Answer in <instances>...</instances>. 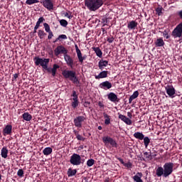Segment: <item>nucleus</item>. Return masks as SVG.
Masks as SVG:
<instances>
[{
    "label": "nucleus",
    "instance_id": "nucleus-1",
    "mask_svg": "<svg viewBox=\"0 0 182 182\" xmlns=\"http://www.w3.org/2000/svg\"><path fill=\"white\" fill-rule=\"evenodd\" d=\"M174 168V164L173 162H166L164 164V166H159L156 169V175L157 177H164L167 178L173 174Z\"/></svg>",
    "mask_w": 182,
    "mask_h": 182
},
{
    "label": "nucleus",
    "instance_id": "nucleus-2",
    "mask_svg": "<svg viewBox=\"0 0 182 182\" xmlns=\"http://www.w3.org/2000/svg\"><path fill=\"white\" fill-rule=\"evenodd\" d=\"M104 4L103 0H85V6L90 11H96Z\"/></svg>",
    "mask_w": 182,
    "mask_h": 182
},
{
    "label": "nucleus",
    "instance_id": "nucleus-3",
    "mask_svg": "<svg viewBox=\"0 0 182 182\" xmlns=\"http://www.w3.org/2000/svg\"><path fill=\"white\" fill-rule=\"evenodd\" d=\"M63 76L65 79H69L74 85H80V81H79V79H77V77L76 76V72L73 70H65L62 73Z\"/></svg>",
    "mask_w": 182,
    "mask_h": 182
},
{
    "label": "nucleus",
    "instance_id": "nucleus-4",
    "mask_svg": "<svg viewBox=\"0 0 182 182\" xmlns=\"http://www.w3.org/2000/svg\"><path fill=\"white\" fill-rule=\"evenodd\" d=\"M36 66H41L43 69L47 68V65L49 64V58H41L39 57H35L33 59Z\"/></svg>",
    "mask_w": 182,
    "mask_h": 182
},
{
    "label": "nucleus",
    "instance_id": "nucleus-5",
    "mask_svg": "<svg viewBox=\"0 0 182 182\" xmlns=\"http://www.w3.org/2000/svg\"><path fill=\"white\" fill-rule=\"evenodd\" d=\"M70 164L73 166H80L82 164V157L77 154H73L70 159Z\"/></svg>",
    "mask_w": 182,
    "mask_h": 182
},
{
    "label": "nucleus",
    "instance_id": "nucleus-6",
    "mask_svg": "<svg viewBox=\"0 0 182 182\" xmlns=\"http://www.w3.org/2000/svg\"><path fill=\"white\" fill-rule=\"evenodd\" d=\"M182 36V23H180L172 31L173 38H181Z\"/></svg>",
    "mask_w": 182,
    "mask_h": 182
},
{
    "label": "nucleus",
    "instance_id": "nucleus-7",
    "mask_svg": "<svg viewBox=\"0 0 182 182\" xmlns=\"http://www.w3.org/2000/svg\"><path fill=\"white\" fill-rule=\"evenodd\" d=\"M55 56H59L60 53H63V55H67L68 50L63 46H58L54 50Z\"/></svg>",
    "mask_w": 182,
    "mask_h": 182
},
{
    "label": "nucleus",
    "instance_id": "nucleus-8",
    "mask_svg": "<svg viewBox=\"0 0 182 182\" xmlns=\"http://www.w3.org/2000/svg\"><path fill=\"white\" fill-rule=\"evenodd\" d=\"M102 141L105 144H107V143H109V144H111V146L112 147H117V143L116 142V141L114 139H113L110 136H104L102 138Z\"/></svg>",
    "mask_w": 182,
    "mask_h": 182
},
{
    "label": "nucleus",
    "instance_id": "nucleus-9",
    "mask_svg": "<svg viewBox=\"0 0 182 182\" xmlns=\"http://www.w3.org/2000/svg\"><path fill=\"white\" fill-rule=\"evenodd\" d=\"M41 3L44 6V8L48 9V11H53V3L52 2V0H42Z\"/></svg>",
    "mask_w": 182,
    "mask_h": 182
},
{
    "label": "nucleus",
    "instance_id": "nucleus-10",
    "mask_svg": "<svg viewBox=\"0 0 182 182\" xmlns=\"http://www.w3.org/2000/svg\"><path fill=\"white\" fill-rule=\"evenodd\" d=\"M86 120V117L83 116H78L74 119V124L75 127H82V123L83 121Z\"/></svg>",
    "mask_w": 182,
    "mask_h": 182
},
{
    "label": "nucleus",
    "instance_id": "nucleus-11",
    "mask_svg": "<svg viewBox=\"0 0 182 182\" xmlns=\"http://www.w3.org/2000/svg\"><path fill=\"white\" fill-rule=\"evenodd\" d=\"M165 89L169 97H174V95H176V89H174L173 85H168Z\"/></svg>",
    "mask_w": 182,
    "mask_h": 182
},
{
    "label": "nucleus",
    "instance_id": "nucleus-12",
    "mask_svg": "<svg viewBox=\"0 0 182 182\" xmlns=\"http://www.w3.org/2000/svg\"><path fill=\"white\" fill-rule=\"evenodd\" d=\"M75 48L76 50V53H77V56L78 58L79 62H80V63H83V61L85 60V59H86V55L82 56V52L79 49V47L77 46V44L75 45Z\"/></svg>",
    "mask_w": 182,
    "mask_h": 182
},
{
    "label": "nucleus",
    "instance_id": "nucleus-13",
    "mask_svg": "<svg viewBox=\"0 0 182 182\" xmlns=\"http://www.w3.org/2000/svg\"><path fill=\"white\" fill-rule=\"evenodd\" d=\"M100 87L104 89V90L112 89V82L109 81L102 82L100 84Z\"/></svg>",
    "mask_w": 182,
    "mask_h": 182
},
{
    "label": "nucleus",
    "instance_id": "nucleus-14",
    "mask_svg": "<svg viewBox=\"0 0 182 182\" xmlns=\"http://www.w3.org/2000/svg\"><path fill=\"white\" fill-rule=\"evenodd\" d=\"M118 117H119V119H120V120L125 122L126 124H128V126H130L133 123V122H132V119H129L127 117H126L122 114H119Z\"/></svg>",
    "mask_w": 182,
    "mask_h": 182
},
{
    "label": "nucleus",
    "instance_id": "nucleus-15",
    "mask_svg": "<svg viewBox=\"0 0 182 182\" xmlns=\"http://www.w3.org/2000/svg\"><path fill=\"white\" fill-rule=\"evenodd\" d=\"M64 59L68 65V66H70L71 68H73V59L70 58V55L65 54L64 55Z\"/></svg>",
    "mask_w": 182,
    "mask_h": 182
},
{
    "label": "nucleus",
    "instance_id": "nucleus-16",
    "mask_svg": "<svg viewBox=\"0 0 182 182\" xmlns=\"http://www.w3.org/2000/svg\"><path fill=\"white\" fill-rule=\"evenodd\" d=\"M108 99L111 102H113L114 103L116 102H119V98L117 97V95H115L114 92H110L108 94Z\"/></svg>",
    "mask_w": 182,
    "mask_h": 182
},
{
    "label": "nucleus",
    "instance_id": "nucleus-17",
    "mask_svg": "<svg viewBox=\"0 0 182 182\" xmlns=\"http://www.w3.org/2000/svg\"><path fill=\"white\" fill-rule=\"evenodd\" d=\"M107 65H109V61L101 60L99 61L98 67L101 70H103V69H105Z\"/></svg>",
    "mask_w": 182,
    "mask_h": 182
},
{
    "label": "nucleus",
    "instance_id": "nucleus-18",
    "mask_svg": "<svg viewBox=\"0 0 182 182\" xmlns=\"http://www.w3.org/2000/svg\"><path fill=\"white\" fill-rule=\"evenodd\" d=\"M3 133L4 136H6V134H11V133H12V125H6L3 130Z\"/></svg>",
    "mask_w": 182,
    "mask_h": 182
},
{
    "label": "nucleus",
    "instance_id": "nucleus-19",
    "mask_svg": "<svg viewBox=\"0 0 182 182\" xmlns=\"http://www.w3.org/2000/svg\"><path fill=\"white\" fill-rule=\"evenodd\" d=\"M108 72L104 70L101 72L98 75H95V79H104L105 77H107Z\"/></svg>",
    "mask_w": 182,
    "mask_h": 182
},
{
    "label": "nucleus",
    "instance_id": "nucleus-20",
    "mask_svg": "<svg viewBox=\"0 0 182 182\" xmlns=\"http://www.w3.org/2000/svg\"><path fill=\"white\" fill-rule=\"evenodd\" d=\"M128 29H136L137 28V22L135 21H130L127 25Z\"/></svg>",
    "mask_w": 182,
    "mask_h": 182
},
{
    "label": "nucleus",
    "instance_id": "nucleus-21",
    "mask_svg": "<svg viewBox=\"0 0 182 182\" xmlns=\"http://www.w3.org/2000/svg\"><path fill=\"white\" fill-rule=\"evenodd\" d=\"M137 97H139V91H135L133 95L129 97V103H132V102H133L134 99H137Z\"/></svg>",
    "mask_w": 182,
    "mask_h": 182
},
{
    "label": "nucleus",
    "instance_id": "nucleus-22",
    "mask_svg": "<svg viewBox=\"0 0 182 182\" xmlns=\"http://www.w3.org/2000/svg\"><path fill=\"white\" fill-rule=\"evenodd\" d=\"M134 137L138 139V140H143L144 139V134L142 132H137L134 134Z\"/></svg>",
    "mask_w": 182,
    "mask_h": 182
},
{
    "label": "nucleus",
    "instance_id": "nucleus-23",
    "mask_svg": "<svg viewBox=\"0 0 182 182\" xmlns=\"http://www.w3.org/2000/svg\"><path fill=\"white\" fill-rule=\"evenodd\" d=\"M22 116L23 120H26V122H31V120H32V115L28 112H25Z\"/></svg>",
    "mask_w": 182,
    "mask_h": 182
},
{
    "label": "nucleus",
    "instance_id": "nucleus-24",
    "mask_svg": "<svg viewBox=\"0 0 182 182\" xmlns=\"http://www.w3.org/2000/svg\"><path fill=\"white\" fill-rule=\"evenodd\" d=\"M93 50L96 53L97 56H98V58H102L103 53L99 47L93 48Z\"/></svg>",
    "mask_w": 182,
    "mask_h": 182
},
{
    "label": "nucleus",
    "instance_id": "nucleus-25",
    "mask_svg": "<svg viewBox=\"0 0 182 182\" xmlns=\"http://www.w3.org/2000/svg\"><path fill=\"white\" fill-rule=\"evenodd\" d=\"M76 173H77V171L76 169L73 170L71 168H68L67 174L68 177H73V176L76 175Z\"/></svg>",
    "mask_w": 182,
    "mask_h": 182
},
{
    "label": "nucleus",
    "instance_id": "nucleus-26",
    "mask_svg": "<svg viewBox=\"0 0 182 182\" xmlns=\"http://www.w3.org/2000/svg\"><path fill=\"white\" fill-rule=\"evenodd\" d=\"M53 151V149L51 147H46L43 150V153L44 156H49V154H51Z\"/></svg>",
    "mask_w": 182,
    "mask_h": 182
},
{
    "label": "nucleus",
    "instance_id": "nucleus-27",
    "mask_svg": "<svg viewBox=\"0 0 182 182\" xmlns=\"http://www.w3.org/2000/svg\"><path fill=\"white\" fill-rule=\"evenodd\" d=\"M1 157H3V159H6V157H8V149H6V147H3L1 149Z\"/></svg>",
    "mask_w": 182,
    "mask_h": 182
},
{
    "label": "nucleus",
    "instance_id": "nucleus-28",
    "mask_svg": "<svg viewBox=\"0 0 182 182\" xmlns=\"http://www.w3.org/2000/svg\"><path fill=\"white\" fill-rule=\"evenodd\" d=\"M155 45L157 47L164 46V41L162 38H158L155 42Z\"/></svg>",
    "mask_w": 182,
    "mask_h": 182
},
{
    "label": "nucleus",
    "instance_id": "nucleus-29",
    "mask_svg": "<svg viewBox=\"0 0 182 182\" xmlns=\"http://www.w3.org/2000/svg\"><path fill=\"white\" fill-rule=\"evenodd\" d=\"M103 116L105 117V124H110V116H109L106 112L103 113Z\"/></svg>",
    "mask_w": 182,
    "mask_h": 182
},
{
    "label": "nucleus",
    "instance_id": "nucleus-30",
    "mask_svg": "<svg viewBox=\"0 0 182 182\" xmlns=\"http://www.w3.org/2000/svg\"><path fill=\"white\" fill-rule=\"evenodd\" d=\"M144 144L146 147V149H147V147H149V144H150V139L149 138V136H144Z\"/></svg>",
    "mask_w": 182,
    "mask_h": 182
},
{
    "label": "nucleus",
    "instance_id": "nucleus-31",
    "mask_svg": "<svg viewBox=\"0 0 182 182\" xmlns=\"http://www.w3.org/2000/svg\"><path fill=\"white\" fill-rule=\"evenodd\" d=\"M144 156H145L146 160H153V156H151V152H144Z\"/></svg>",
    "mask_w": 182,
    "mask_h": 182
},
{
    "label": "nucleus",
    "instance_id": "nucleus-32",
    "mask_svg": "<svg viewBox=\"0 0 182 182\" xmlns=\"http://www.w3.org/2000/svg\"><path fill=\"white\" fill-rule=\"evenodd\" d=\"M38 35L40 39H43V38L46 36V33H45V31H43V30H38Z\"/></svg>",
    "mask_w": 182,
    "mask_h": 182
},
{
    "label": "nucleus",
    "instance_id": "nucleus-33",
    "mask_svg": "<svg viewBox=\"0 0 182 182\" xmlns=\"http://www.w3.org/2000/svg\"><path fill=\"white\" fill-rule=\"evenodd\" d=\"M58 69H59V66L57 64H54L52 68V76L56 75V70H58Z\"/></svg>",
    "mask_w": 182,
    "mask_h": 182
},
{
    "label": "nucleus",
    "instance_id": "nucleus-34",
    "mask_svg": "<svg viewBox=\"0 0 182 182\" xmlns=\"http://www.w3.org/2000/svg\"><path fill=\"white\" fill-rule=\"evenodd\" d=\"M73 102H72V107L74 109H76L77 106H79V100H76V98H73Z\"/></svg>",
    "mask_w": 182,
    "mask_h": 182
},
{
    "label": "nucleus",
    "instance_id": "nucleus-35",
    "mask_svg": "<svg viewBox=\"0 0 182 182\" xmlns=\"http://www.w3.org/2000/svg\"><path fill=\"white\" fill-rule=\"evenodd\" d=\"M75 132V134L76 135V138L78 140H81L82 141H85V137L82 136L80 134H79L78 132L74 131Z\"/></svg>",
    "mask_w": 182,
    "mask_h": 182
},
{
    "label": "nucleus",
    "instance_id": "nucleus-36",
    "mask_svg": "<svg viewBox=\"0 0 182 182\" xmlns=\"http://www.w3.org/2000/svg\"><path fill=\"white\" fill-rule=\"evenodd\" d=\"M39 1L38 0H26V4L27 5H32L33 4H38Z\"/></svg>",
    "mask_w": 182,
    "mask_h": 182
},
{
    "label": "nucleus",
    "instance_id": "nucleus-37",
    "mask_svg": "<svg viewBox=\"0 0 182 182\" xmlns=\"http://www.w3.org/2000/svg\"><path fill=\"white\" fill-rule=\"evenodd\" d=\"M93 164H95V159H89L87 161V166L88 167H92V166H93Z\"/></svg>",
    "mask_w": 182,
    "mask_h": 182
},
{
    "label": "nucleus",
    "instance_id": "nucleus-38",
    "mask_svg": "<svg viewBox=\"0 0 182 182\" xmlns=\"http://www.w3.org/2000/svg\"><path fill=\"white\" fill-rule=\"evenodd\" d=\"M60 24L61 25V26L66 28V26H68V21L65 19H62L60 21Z\"/></svg>",
    "mask_w": 182,
    "mask_h": 182
},
{
    "label": "nucleus",
    "instance_id": "nucleus-39",
    "mask_svg": "<svg viewBox=\"0 0 182 182\" xmlns=\"http://www.w3.org/2000/svg\"><path fill=\"white\" fill-rule=\"evenodd\" d=\"M43 26L45 28L46 32H50V27L49 26V24L48 23H44Z\"/></svg>",
    "mask_w": 182,
    "mask_h": 182
},
{
    "label": "nucleus",
    "instance_id": "nucleus-40",
    "mask_svg": "<svg viewBox=\"0 0 182 182\" xmlns=\"http://www.w3.org/2000/svg\"><path fill=\"white\" fill-rule=\"evenodd\" d=\"M162 11H163V8H161V7L156 8V14H158L159 16H160V15H161V14H163Z\"/></svg>",
    "mask_w": 182,
    "mask_h": 182
},
{
    "label": "nucleus",
    "instance_id": "nucleus-41",
    "mask_svg": "<svg viewBox=\"0 0 182 182\" xmlns=\"http://www.w3.org/2000/svg\"><path fill=\"white\" fill-rule=\"evenodd\" d=\"M17 175L18 176V177H23V170L19 169L17 172Z\"/></svg>",
    "mask_w": 182,
    "mask_h": 182
},
{
    "label": "nucleus",
    "instance_id": "nucleus-42",
    "mask_svg": "<svg viewBox=\"0 0 182 182\" xmlns=\"http://www.w3.org/2000/svg\"><path fill=\"white\" fill-rule=\"evenodd\" d=\"M58 39H60V41H62V39H68V36L65 34H62L58 36Z\"/></svg>",
    "mask_w": 182,
    "mask_h": 182
},
{
    "label": "nucleus",
    "instance_id": "nucleus-43",
    "mask_svg": "<svg viewBox=\"0 0 182 182\" xmlns=\"http://www.w3.org/2000/svg\"><path fill=\"white\" fill-rule=\"evenodd\" d=\"M107 41L109 43H113L114 42V37L108 38Z\"/></svg>",
    "mask_w": 182,
    "mask_h": 182
},
{
    "label": "nucleus",
    "instance_id": "nucleus-44",
    "mask_svg": "<svg viewBox=\"0 0 182 182\" xmlns=\"http://www.w3.org/2000/svg\"><path fill=\"white\" fill-rule=\"evenodd\" d=\"M163 36H164V38H166V39H168L170 38V36H168V33H167V31H164Z\"/></svg>",
    "mask_w": 182,
    "mask_h": 182
},
{
    "label": "nucleus",
    "instance_id": "nucleus-45",
    "mask_svg": "<svg viewBox=\"0 0 182 182\" xmlns=\"http://www.w3.org/2000/svg\"><path fill=\"white\" fill-rule=\"evenodd\" d=\"M48 39H51L52 38H53V33L52 31H48Z\"/></svg>",
    "mask_w": 182,
    "mask_h": 182
},
{
    "label": "nucleus",
    "instance_id": "nucleus-46",
    "mask_svg": "<svg viewBox=\"0 0 182 182\" xmlns=\"http://www.w3.org/2000/svg\"><path fill=\"white\" fill-rule=\"evenodd\" d=\"M44 21H45V18H44L43 17H40V18H38L37 23H38L41 24V23H43Z\"/></svg>",
    "mask_w": 182,
    "mask_h": 182
},
{
    "label": "nucleus",
    "instance_id": "nucleus-47",
    "mask_svg": "<svg viewBox=\"0 0 182 182\" xmlns=\"http://www.w3.org/2000/svg\"><path fill=\"white\" fill-rule=\"evenodd\" d=\"M73 99H76V100H78L77 99V94H76V91H73V95H72Z\"/></svg>",
    "mask_w": 182,
    "mask_h": 182
},
{
    "label": "nucleus",
    "instance_id": "nucleus-48",
    "mask_svg": "<svg viewBox=\"0 0 182 182\" xmlns=\"http://www.w3.org/2000/svg\"><path fill=\"white\" fill-rule=\"evenodd\" d=\"M65 16H66L67 18H68V19H72V18H73V16L72 15H69V13L66 12L65 14Z\"/></svg>",
    "mask_w": 182,
    "mask_h": 182
},
{
    "label": "nucleus",
    "instance_id": "nucleus-49",
    "mask_svg": "<svg viewBox=\"0 0 182 182\" xmlns=\"http://www.w3.org/2000/svg\"><path fill=\"white\" fill-rule=\"evenodd\" d=\"M102 23H104L102 26H106L107 25V18L102 19Z\"/></svg>",
    "mask_w": 182,
    "mask_h": 182
},
{
    "label": "nucleus",
    "instance_id": "nucleus-50",
    "mask_svg": "<svg viewBox=\"0 0 182 182\" xmlns=\"http://www.w3.org/2000/svg\"><path fill=\"white\" fill-rule=\"evenodd\" d=\"M89 106H90V102L86 101L84 102V107H89Z\"/></svg>",
    "mask_w": 182,
    "mask_h": 182
},
{
    "label": "nucleus",
    "instance_id": "nucleus-51",
    "mask_svg": "<svg viewBox=\"0 0 182 182\" xmlns=\"http://www.w3.org/2000/svg\"><path fill=\"white\" fill-rule=\"evenodd\" d=\"M43 69L47 70V72H48V73H52V68H48V65H47V68H43Z\"/></svg>",
    "mask_w": 182,
    "mask_h": 182
},
{
    "label": "nucleus",
    "instance_id": "nucleus-52",
    "mask_svg": "<svg viewBox=\"0 0 182 182\" xmlns=\"http://www.w3.org/2000/svg\"><path fill=\"white\" fill-rule=\"evenodd\" d=\"M177 14H178V16H179L180 19L182 20V10L179 11Z\"/></svg>",
    "mask_w": 182,
    "mask_h": 182
},
{
    "label": "nucleus",
    "instance_id": "nucleus-53",
    "mask_svg": "<svg viewBox=\"0 0 182 182\" xmlns=\"http://www.w3.org/2000/svg\"><path fill=\"white\" fill-rule=\"evenodd\" d=\"M39 26H41V24L37 22L36 24V26H35V27H34V28L38 29V28H39Z\"/></svg>",
    "mask_w": 182,
    "mask_h": 182
},
{
    "label": "nucleus",
    "instance_id": "nucleus-54",
    "mask_svg": "<svg viewBox=\"0 0 182 182\" xmlns=\"http://www.w3.org/2000/svg\"><path fill=\"white\" fill-rule=\"evenodd\" d=\"M127 116L128 117H129V119H132L133 117V114H132V112H127Z\"/></svg>",
    "mask_w": 182,
    "mask_h": 182
},
{
    "label": "nucleus",
    "instance_id": "nucleus-55",
    "mask_svg": "<svg viewBox=\"0 0 182 182\" xmlns=\"http://www.w3.org/2000/svg\"><path fill=\"white\" fill-rule=\"evenodd\" d=\"M98 106H99L100 107H105V105H103V104L102 103V102H98Z\"/></svg>",
    "mask_w": 182,
    "mask_h": 182
},
{
    "label": "nucleus",
    "instance_id": "nucleus-56",
    "mask_svg": "<svg viewBox=\"0 0 182 182\" xmlns=\"http://www.w3.org/2000/svg\"><path fill=\"white\" fill-rule=\"evenodd\" d=\"M118 160H119V161H120V163L122 164H124V161H123V159H122V158H118Z\"/></svg>",
    "mask_w": 182,
    "mask_h": 182
},
{
    "label": "nucleus",
    "instance_id": "nucleus-57",
    "mask_svg": "<svg viewBox=\"0 0 182 182\" xmlns=\"http://www.w3.org/2000/svg\"><path fill=\"white\" fill-rule=\"evenodd\" d=\"M14 79L15 80H16V79H18V74H17V73H16V74L14 75Z\"/></svg>",
    "mask_w": 182,
    "mask_h": 182
},
{
    "label": "nucleus",
    "instance_id": "nucleus-58",
    "mask_svg": "<svg viewBox=\"0 0 182 182\" xmlns=\"http://www.w3.org/2000/svg\"><path fill=\"white\" fill-rule=\"evenodd\" d=\"M102 31L103 32V33H107V31H106V30L103 28H101Z\"/></svg>",
    "mask_w": 182,
    "mask_h": 182
},
{
    "label": "nucleus",
    "instance_id": "nucleus-59",
    "mask_svg": "<svg viewBox=\"0 0 182 182\" xmlns=\"http://www.w3.org/2000/svg\"><path fill=\"white\" fill-rule=\"evenodd\" d=\"M58 41H60V39H58V37L53 41L54 43H56Z\"/></svg>",
    "mask_w": 182,
    "mask_h": 182
},
{
    "label": "nucleus",
    "instance_id": "nucleus-60",
    "mask_svg": "<svg viewBox=\"0 0 182 182\" xmlns=\"http://www.w3.org/2000/svg\"><path fill=\"white\" fill-rule=\"evenodd\" d=\"M127 167H132V163H129L127 164Z\"/></svg>",
    "mask_w": 182,
    "mask_h": 182
},
{
    "label": "nucleus",
    "instance_id": "nucleus-61",
    "mask_svg": "<svg viewBox=\"0 0 182 182\" xmlns=\"http://www.w3.org/2000/svg\"><path fill=\"white\" fill-rule=\"evenodd\" d=\"M98 130H102V126L98 127Z\"/></svg>",
    "mask_w": 182,
    "mask_h": 182
},
{
    "label": "nucleus",
    "instance_id": "nucleus-62",
    "mask_svg": "<svg viewBox=\"0 0 182 182\" xmlns=\"http://www.w3.org/2000/svg\"><path fill=\"white\" fill-rule=\"evenodd\" d=\"M152 156V159L154 158V157H156V156H157V154H153V155H151Z\"/></svg>",
    "mask_w": 182,
    "mask_h": 182
},
{
    "label": "nucleus",
    "instance_id": "nucleus-63",
    "mask_svg": "<svg viewBox=\"0 0 182 182\" xmlns=\"http://www.w3.org/2000/svg\"><path fill=\"white\" fill-rule=\"evenodd\" d=\"M36 31H38V29L34 28L33 33H36Z\"/></svg>",
    "mask_w": 182,
    "mask_h": 182
},
{
    "label": "nucleus",
    "instance_id": "nucleus-64",
    "mask_svg": "<svg viewBox=\"0 0 182 182\" xmlns=\"http://www.w3.org/2000/svg\"><path fill=\"white\" fill-rule=\"evenodd\" d=\"M105 182H109V179H105Z\"/></svg>",
    "mask_w": 182,
    "mask_h": 182
}]
</instances>
